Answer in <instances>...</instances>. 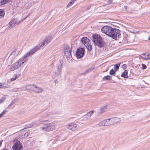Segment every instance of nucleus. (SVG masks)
<instances>
[{"label": "nucleus", "instance_id": "nucleus-41", "mask_svg": "<svg viewBox=\"0 0 150 150\" xmlns=\"http://www.w3.org/2000/svg\"><path fill=\"white\" fill-rule=\"evenodd\" d=\"M142 59H143L147 60L148 59H150V58H149V57L146 58L145 57H142Z\"/></svg>", "mask_w": 150, "mask_h": 150}, {"label": "nucleus", "instance_id": "nucleus-30", "mask_svg": "<svg viewBox=\"0 0 150 150\" xmlns=\"http://www.w3.org/2000/svg\"><path fill=\"white\" fill-rule=\"evenodd\" d=\"M86 115L87 116H85L84 117V119L85 120H86V119H88V118L90 117L91 116V112H88L86 114Z\"/></svg>", "mask_w": 150, "mask_h": 150}, {"label": "nucleus", "instance_id": "nucleus-14", "mask_svg": "<svg viewBox=\"0 0 150 150\" xmlns=\"http://www.w3.org/2000/svg\"><path fill=\"white\" fill-rule=\"evenodd\" d=\"M51 114H50L49 112H46L45 114L42 116V119L39 120L40 122H45L47 121V120L46 119Z\"/></svg>", "mask_w": 150, "mask_h": 150}, {"label": "nucleus", "instance_id": "nucleus-28", "mask_svg": "<svg viewBox=\"0 0 150 150\" xmlns=\"http://www.w3.org/2000/svg\"><path fill=\"white\" fill-rule=\"evenodd\" d=\"M104 121L106 126L110 125H111V124H112V123H110L109 122V120L108 119H106Z\"/></svg>", "mask_w": 150, "mask_h": 150}, {"label": "nucleus", "instance_id": "nucleus-26", "mask_svg": "<svg viewBox=\"0 0 150 150\" xmlns=\"http://www.w3.org/2000/svg\"><path fill=\"white\" fill-rule=\"evenodd\" d=\"M120 63L117 64H115L114 66V69L117 71L119 69Z\"/></svg>", "mask_w": 150, "mask_h": 150}, {"label": "nucleus", "instance_id": "nucleus-58", "mask_svg": "<svg viewBox=\"0 0 150 150\" xmlns=\"http://www.w3.org/2000/svg\"><path fill=\"white\" fill-rule=\"evenodd\" d=\"M149 58H150V59H150V57H149Z\"/></svg>", "mask_w": 150, "mask_h": 150}, {"label": "nucleus", "instance_id": "nucleus-35", "mask_svg": "<svg viewBox=\"0 0 150 150\" xmlns=\"http://www.w3.org/2000/svg\"><path fill=\"white\" fill-rule=\"evenodd\" d=\"M7 88V87L6 86H4V84L3 83H0V88Z\"/></svg>", "mask_w": 150, "mask_h": 150}, {"label": "nucleus", "instance_id": "nucleus-31", "mask_svg": "<svg viewBox=\"0 0 150 150\" xmlns=\"http://www.w3.org/2000/svg\"><path fill=\"white\" fill-rule=\"evenodd\" d=\"M107 109V106H105L104 107H102L100 109V113H102L105 110Z\"/></svg>", "mask_w": 150, "mask_h": 150}, {"label": "nucleus", "instance_id": "nucleus-37", "mask_svg": "<svg viewBox=\"0 0 150 150\" xmlns=\"http://www.w3.org/2000/svg\"><path fill=\"white\" fill-rule=\"evenodd\" d=\"M17 76L16 75L15 76V77L14 78H11V81H14V80H15L17 79Z\"/></svg>", "mask_w": 150, "mask_h": 150}, {"label": "nucleus", "instance_id": "nucleus-22", "mask_svg": "<svg viewBox=\"0 0 150 150\" xmlns=\"http://www.w3.org/2000/svg\"><path fill=\"white\" fill-rule=\"evenodd\" d=\"M11 0H0V5L4 4L7 2H10Z\"/></svg>", "mask_w": 150, "mask_h": 150}, {"label": "nucleus", "instance_id": "nucleus-19", "mask_svg": "<svg viewBox=\"0 0 150 150\" xmlns=\"http://www.w3.org/2000/svg\"><path fill=\"white\" fill-rule=\"evenodd\" d=\"M16 102V100L14 99V100H13L11 102V103L8 105V107H7V108L8 109H10V107L12 106H13V107H14Z\"/></svg>", "mask_w": 150, "mask_h": 150}, {"label": "nucleus", "instance_id": "nucleus-9", "mask_svg": "<svg viewBox=\"0 0 150 150\" xmlns=\"http://www.w3.org/2000/svg\"><path fill=\"white\" fill-rule=\"evenodd\" d=\"M112 28L109 26H104L102 28L101 31L109 36L112 30Z\"/></svg>", "mask_w": 150, "mask_h": 150}, {"label": "nucleus", "instance_id": "nucleus-52", "mask_svg": "<svg viewBox=\"0 0 150 150\" xmlns=\"http://www.w3.org/2000/svg\"><path fill=\"white\" fill-rule=\"evenodd\" d=\"M148 40H150V36H149V37L148 38Z\"/></svg>", "mask_w": 150, "mask_h": 150}, {"label": "nucleus", "instance_id": "nucleus-39", "mask_svg": "<svg viewBox=\"0 0 150 150\" xmlns=\"http://www.w3.org/2000/svg\"><path fill=\"white\" fill-rule=\"evenodd\" d=\"M92 69H88V70H86V71H85V72H84V73L85 74H86V73H88V72H90V71H92Z\"/></svg>", "mask_w": 150, "mask_h": 150}, {"label": "nucleus", "instance_id": "nucleus-23", "mask_svg": "<svg viewBox=\"0 0 150 150\" xmlns=\"http://www.w3.org/2000/svg\"><path fill=\"white\" fill-rule=\"evenodd\" d=\"M111 76H110L107 75L105 76L102 79L103 81L110 80L111 79Z\"/></svg>", "mask_w": 150, "mask_h": 150}, {"label": "nucleus", "instance_id": "nucleus-54", "mask_svg": "<svg viewBox=\"0 0 150 150\" xmlns=\"http://www.w3.org/2000/svg\"><path fill=\"white\" fill-rule=\"evenodd\" d=\"M147 57H149V54H148V55H147Z\"/></svg>", "mask_w": 150, "mask_h": 150}, {"label": "nucleus", "instance_id": "nucleus-11", "mask_svg": "<svg viewBox=\"0 0 150 150\" xmlns=\"http://www.w3.org/2000/svg\"><path fill=\"white\" fill-rule=\"evenodd\" d=\"M62 64L60 62L57 65V70L55 72L56 75L59 76L61 75L62 73Z\"/></svg>", "mask_w": 150, "mask_h": 150}, {"label": "nucleus", "instance_id": "nucleus-38", "mask_svg": "<svg viewBox=\"0 0 150 150\" xmlns=\"http://www.w3.org/2000/svg\"><path fill=\"white\" fill-rule=\"evenodd\" d=\"M18 88H14L12 90V91L13 92H17L18 91Z\"/></svg>", "mask_w": 150, "mask_h": 150}, {"label": "nucleus", "instance_id": "nucleus-42", "mask_svg": "<svg viewBox=\"0 0 150 150\" xmlns=\"http://www.w3.org/2000/svg\"><path fill=\"white\" fill-rule=\"evenodd\" d=\"M112 0H109L108 2V4H110L112 3Z\"/></svg>", "mask_w": 150, "mask_h": 150}, {"label": "nucleus", "instance_id": "nucleus-47", "mask_svg": "<svg viewBox=\"0 0 150 150\" xmlns=\"http://www.w3.org/2000/svg\"><path fill=\"white\" fill-rule=\"evenodd\" d=\"M128 8V7L127 6H124V8L125 9H126Z\"/></svg>", "mask_w": 150, "mask_h": 150}, {"label": "nucleus", "instance_id": "nucleus-7", "mask_svg": "<svg viewBox=\"0 0 150 150\" xmlns=\"http://www.w3.org/2000/svg\"><path fill=\"white\" fill-rule=\"evenodd\" d=\"M85 50L83 48L79 47L77 49L76 53V57L78 59L82 57L84 55Z\"/></svg>", "mask_w": 150, "mask_h": 150}, {"label": "nucleus", "instance_id": "nucleus-20", "mask_svg": "<svg viewBox=\"0 0 150 150\" xmlns=\"http://www.w3.org/2000/svg\"><path fill=\"white\" fill-rule=\"evenodd\" d=\"M18 55V52L16 51V50H14L12 51L11 54H10L11 56H12L13 57V58L14 59Z\"/></svg>", "mask_w": 150, "mask_h": 150}, {"label": "nucleus", "instance_id": "nucleus-3", "mask_svg": "<svg viewBox=\"0 0 150 150\" xmlns=\"http://www.w3.org/2000/svg\"><path fill=\"white\" fill-rule=\"evenodd\" d=\"M120 30L117 29L112 28L109 36L115 40H117L121 38Z\"/></svg>", "mask_w": 150, "mask_h": 150}, {"label": "nucleus", "instance_id": "nucleus-17", "mask_svg": "<svg viewBox=\"0 0 150 150\" xmlns=\"http://www.w3.org/2000/svg\"><path fill=\"white\" fill-rule=\"evenodd\" d=\"M112 120L113 122V125L119 123L121 121L120 118L118 117H112Z\"/></svg>", "mask_w": 150, "mask_h": 150}, {"label": "nucleus", "instance_id": "nucleus-29", "mask_svg": "<svg viewBox=\"0 0 150 150\" xmlns=\"http://www.w3.org/2000/svg\"><path fill=\"white\" fill-rule=\"evenodd\" d=\"M5 14L4 11L0 9V18L3 17L4 16Z\"/></svg>", "mask_w": 150, "mask_h": 150}, {"label": "nucleus", "instance_id": "nucleus-5", "mask_svg": "<svg viewBox=\"0 0 150 150\" xmlns=\"http://www.w3.org/2000/svg\"><path fill=\"white\" fill-rule=\"evenodd\" d=\"M64 53L68 61L70 62L72 58L71 55V49L68 46H67L64 49Z\"/></svg>", "mask_w": 150, "mask_h": 150}, {"label": "nucleus", "instance_id": "nucleus-49", "mask_svg": "<svg viewBox=\"0 0 150 150\" xmlns=\"http://www.w3.org/2000/svg\"><path fill=\"white\" fill-rule=\"evenodd\" d=\"M91 112V115L93 113V111H91V112Z\"/></svg>", "mask_w": 150, "mask_h": 150}, {"label": "nucleus", "instance_id": "nucleus-45", "mask_svg": "<svg viewBox=\"0 0 150 150\" xmlns=\"http://www.w3.org/2000/svg\"><path fill=\"white\" fill-rule=\"evenodd\" d=\"M1 150H8V149L6 148H4L2 149Z\"/></svg>", "mask_w": 150, "mask_h": 150}, {"label": "nucleus", "instance_id": "nucleus-6", "mask_svg": "<svg viewBox=\"0 0 150 150\" xmlns=\"http://www.w3.org/2000/svg\"><path fill=\"white\" fill-rule=\"evenodd\" d=\"M23 64V62H21V60L18 59L16 62L11 65L9 69L10 71H13L18 69Z\"/></svg>", "mask_w": 150, "mask_h": 150}, {"label": "nucleus", "instance_id": "nucleus-24", "mask_svg": "<svg viewBox=\"0 0 150 150\" xmlns=\"http://www.w3.org/2000/svg\"><path fill=\"white\" fill-rule=\"evenodd\" d=\"M30 133V131L29 130H26L23 131L22 134H24L25 136L27 137Z\"/></svg>", "mask_w": 150, "mask_h": 150}, {"label": "nucleus", "instance_id": "nucleus-2", "mask_svg": "<svg viewBox=\"0 0 150 150\" xmlns=\"http://www.w3.org/2000/svg\"><path fill=\"white\" fill-rule=\"evenodd\" d=\"M39 48L37 46H36L32 50L25 54L23 58L19 59V60H21V62H23V64L24 62H26L28 59V57H31L35 52L38 50Z\"/></svg>", "mask_w": 150, "mask_h": 150}, {"label": "nucleus", "instance_id": "nucleus-48", "mask_svg": "<svg viewBox=\"0 0 150 150\" xmlns=\"http://www.w3.org/2000/svg\"><path fill=\"white\" fill-rule=\"evenodd\" d=\"M2 142V141H0V146L1 145Z\"/></svg>", "mask_w": 150, "mask_h": 150}, {"label": "nucleus", "instance_id": "nucleus-33", "mask_svg": "<svg viewBox=\"0 0 150 150\" xmlns=\"http://www.w3.org/2000/svg\"><path fill=\"white\" fill-rule=\"evenodd\" d=\"M76 0H72L67 5V7H68L69 6H70V5H71L72 4H73Z\"/></svg>", "mask_w": 150, "mask_h": 150}, {"label": "nucleus", "instance_id": "nucleus-13", "mask_svg": "<svg viewBox=\"0 0 150 150\" xmlns=\"http://www.w3.org/2000/svg\"><path fill=\"white\" fill-rule=\"evenodd\" d=\"M77 127V124L73 122L69 123L67 126L68 129L72 131H75L76 130Z\"/></svg>", "mask_w": 150, "mask_h": 150}, {"label": "nucleus", "instance_id": "nucleus-16", "mask_svg": "<svg viewBox=\"0 0 150 150\" xmlns=\"http://www.w3.org/2000/svg\"><path fill=\"white\" fill-rule=\"evenodd\" d=\"M36 86L34 85H29L25 86L26 89L28 90L33 91H34L35 87Z\"/></svg>", "mask_w": 150, "mask_h": 150}, {"label": "nucleus", "instance_id": "nucleus-55", "mask_svg": "<svg viewBox=\"0 0 150 150\" xmlns=\"http://www.w3.org/2000/svg\"><path fill=\"white\" fill-rule=\"evenodd\" d=\"M28 88H30V87H28Z\"/></svg>", "mask_w": 150, "mask_h": 150}, {"label": "nucleus", "instance_id": "nucleus-27", "mask_svg": "<svg viewBox=\"0 0 150 150\" xmlns=\"http://www.w3.org/2000/svg\"><path fill=\"white\" fill-rule=\"evenodd\" d=\"M87 49L89 51H91L92 49V47L91 45L90 44V43H89L88 44V45L85 46Z\"/></svg>", "mask_w": 150, "mask_h": 150}, {"label": "nucleus", "instance_id": "nucleus-25", "mask_svg": "<svg viewBox=\"0 0 150 150\" xmlns=\"http://www.w3.org/2000/svg\"><path fill=\"white\" fill-rule=\"evenodd\" d=\"M117 71L115 70H114L113 69H111L109 72V74L112 76H115V75L116 74V72Z\"/></svg>", "mask_w": 150, "mask_h": 150}, {"label": "nucleus", "instance_id": "nucleus-18", "mask_svg": "<svg viewBox=\"0 0 150 150\" xmlns=\"http://www.w3.org/2000/svg\"><path fill=\"white\" fill-rule=\"evenodd\" d=\"M35 90L34 91L36 93H40L43 91L42 88L37 86L35 87Z\"/></svg>", "mask_w": 150, "mask_h": 150}, {"label": "nucleus", "instance_id": "nucleus-1", "mask_svg": "<svg viewBox=\"0 0 150 150\" xmlns=\"http://www.w3.org/2000/svg\"><path fill=\"white\" fill-rule=\"evenodd\" d=\"M92 37V41L95 45L100 48H102L105 45V42L100 35L97 34H93Z\"/></svg>", "mask_w": 150, "mask_h": 150}, {"label": "nucleus", "instance_id": "nucleus-40", "mask_svg": "<svg viewBox=\"0 0 150 150\" xmlns=\"http://www.w3.org/2000/svg\"><path fill=\"white\" fill-rule=\"evenodd\" d=\"M109 122H110V123H112L111 125H113V122L112 121V118H109Z\"/></svg>", "mask_w": 150, "mask_h": 150}, {"label": "nucleus", "instance_id": "nucleus-4", "mask_svg": "<svg viewBox=\"0 0 150 150\" xmlns=\"http://www.w3.org/2000/svg\"><path fill=\"white\" fill-rule=\"evenodd\" d=\"M55 123L52 122L44 125L43 127H41L40 128L42 130L48 132L53 130L55 129Z\"/></svg>", "mask_w": 150, "mask_h": 150}, {"label": "nucleus", "instance_id": "nucleus-21", "mask_svg": "<svg viewBox=\"0 0 150 150\" xmlns=\"http://www.w3.org/2000/svg\"><path fill=\"white\" fill-rule=\"evenodd\" d=\"M127 74L128 71L127 70H125L124 72L122 73V74L121 75V76L122 77L125 78H127L128 77L127 76Z\"/></svg>", "mask_w": 150, "mask_h": 150}, {"label": "nucleus", "instance_id": "nucleus-10", "mask_svg": "<svg viewBox=\"0 0 150 150\" xmlns=\"http://www.w3.org/2000/svg\"><path fill=\"white\" fill-rule=\"evenodd\" d=\"M52 38V37L50 36H49L47 37L40 46H37L39 48L38 49V50L40 49L41 47H43L44 45H47L49 43H50L51 42Z\"/></svg>", "mask_w": 150, "mask_h": 150}, {"label": "nucleus", "instance_id": "nucleus-32", "mask_svg": "<svg viewBox=\"0 0 150 150\" xmlns=\"http://www.w3.org/2000/svg\"><path fill=\"white\" fill-rule=\"evenodd\" d=\"M98 125L100 126H106L104 120L101 121Z\"/></svg>", "mask_w": 150, "mask_h": 150}, {"label": "nucleus", "instance_id": "nucleus-43", "mask_svg": "<svg viewBox=\"0 0 150 150\" xmlns=\"http://www.w3.org/2000/svg\"><path fill=\"white\" fill-rule=\"evenodd\" d=\"M122 67L126 69V65L125 64H124L122 65Z\"/></svg>", "mask_w": 150, "mask_h": 150}, {"label": "nucleus", "instance_id": "nucleus-51", "mask_svg": "<svg viewBox=\"0 0 150 150\" xmlns=\"http://www.w3.org/2000/svg\"><path fill=\"white\" fill-rule=\"evenodd\" d=\"M90 7H89L87 8V10H88L90 8Z\"/></svg>", "mask_w": 150, "mask_h": 150}, {"label": "nucleus", "instance_id": "nucleus-15", "mask_svg": "<svg viewBox=\"0 0 150 150\" xmlns=\"http://www.w3.org/2000/svg\"><path fill=\"white\" fill-rule=\"evenodd\" d=\"M90 40L86 37H83L81 38V41L85 46L88 45L89 44Z\"/></svg>", "mask_w": 150, "mask_h": 150}, {"label": "nucleus", "instance_id": "nucleus-36", "mask_svg": "<svg viewBox=\"0 0 150 150\" xmlns=\"http://www.w3.org/2000/svg\"><path fill=\"white\" fill-rule=\"evenodd\" d=\"M142 69H144L146 68V66L145 64H142Z\"/></svg>", "mask_w": 150, "mask_h": 150}, {"label": "nucleus", "instance_id": "nucleus-50", "mask_svg": "<svg viewBox=\"0 0 150 150\" xmlns=\"http://www.w3.org/2000/svg\"><path fill=\"white\" fill-rule=\"evenodd\" d=\"M146 54V53H142V55H144V56H145V55Z\"/></svg>", "mask_w": 150, "mask_h": 150}, {"label": "nucleus", "instance_id": "nucleus-57", "mask_svg": "<svg viewBox=\"0 0 150 150\" xmlns=\"http://www.w3.org/2000/svg\"><path fill=\"white\" fill-rule=\"evenodd\" d=\"M1 117L0 116V118Z\"/></svg>", "mask_w": 150, "mask_h": 150}, {"label": "nucleus", "instance_id": "nucleus-53", "mask_svg": "<svg viewBox=\"0 0 150 150\" xmlns=\"http://www.w3.org/2000/svg\"><path fill=\"white\" fill-rule=\"evenodd\" d=\"M139 57H140V58H142V57H143L141 56H140Z\"/></svg>", "mask_w": 150, "mask_h": 150}, {"label": "nucleus", "instance_id": "nucleus-12", "mask_svg": "<svg viewBox=\"0 0 150 150\" xmlns=\"http://www.w3.org/2000/svg\"><path fill=\"white\" fill-rule=\"evenodd\" d=\"M12 148L13 150H22L23 149L22 144L19 141L15 143L14 145L13 146Z\"/></svg>", "mask_w": 150, "mask_h": 150}, {"label": "nucleus", "instance_id": "nucleus-8", "mask_svg": "<svg viewBox=\"0 0 150 150\" xmlns=\"http://www.w3.org/2000/svg\"><path fill=\"white\" fill-rule=\"evenodd\" d=\"M20 21L16 18L12 19L8 24V27L11 28L19 24Z\"/></svg>", "mask_w": 150, "mask_h": 150}, {"label": "nucleus", "instance_id": "nucleus-34", "mask_svg": "<svg viewBox=\"0 0 150 150\" xmlns=\"http://www.w3.org/2000/svg\"><path fill=\"white\" fill-rule=\"evenodd\" d=\"M7 112V111L5 110H4L1 114H0V116L1 117L4 115L5 114L6 112Z\"/></svg>", "mask_w": 150, "mask_h": 150}, {"label": "nucleus", "instance_id": "nucleus-46", "mask_svg": "<svg viewBox=\"0 0 150 150\" xmlns=\"http://www.w3.org/2000/svg\"><path fill=\"white\" fill-rule=\"evenodd\" d=\"M3 100H4V99H2V98H1L0 99V103L2 102L3 101Z\"/></svg>", "mask_w": 150, "mask_h": 150}, {"label": "nucleus", "instance_id": "nucleus-56", "mask_svg": "<svg viewBox=\"0 0 150 150\" xmlns=\"http://www.w3.org/2000/svg\"><path fill=\"white\" fill-rule=\"evenodd\" d=\"M57 81V80H55V81Z\"/></svg>", "mask_w": 150, "mask_h": 150}, {"label": "nucleus", "instance_id": "nucleus-44", "mask_svg": "<svg viewBox=\"0 0 150 150\" xmlns=\"http://www.w3.org/2000/svg\"><path fill=\"white\" fill-rule=\"evenodd\" d=\"M33 123L34 124H36V125H38V122H34Z\"/></svg>", "mask_w": 150, "mask_h": 150}]
</instances>
